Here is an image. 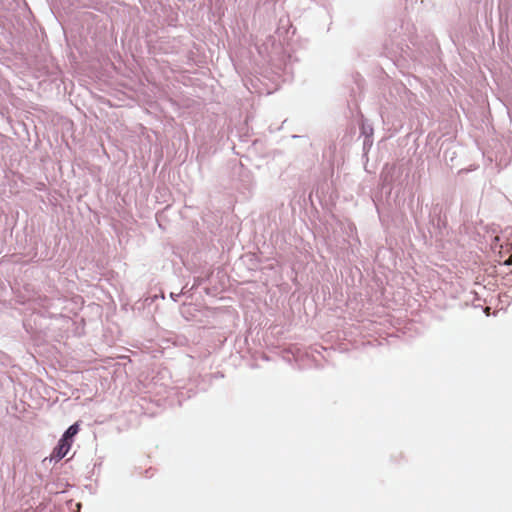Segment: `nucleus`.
Segmentation results:
<instances>
[{
    "instance_id": "f8f14e48",
    "label": "nucleus",
    "mask_w": 512,
    "mask_h": 512,
    "mask_svg": "<svg viewBox=\"0 0 512 512\" xmlns=\"http://www.w3.org/2000/svg\"><path fill=\"white\" fill-rule=\"evenodd\" d=\"M204 159H205L204 153H202L201 150H199L197 157H196V160L199 163V165H202Z\"/></svg>"
},
{
    "instance_id": "f03ea898",
    "label": "nucleus",
    "mask_w": 512,
    "mask_h": 512,
    "mask_svg": "<svg viewBox=\"0 0 512 512\" xmlns=\"http://www.w3.org/2000/svg\"><path fill=\"white\" fill-rule=\"evenodd\" d=\"M211 375L206 376H195L189 380V383L181 387L178 392V401L181 404L183 400L190 399L195 396L199 391H206L211 382Z\"/></svg>"
},
{
    "instance_id": "2eb2a0df",
    "label": "nucleus",
    "mask_w": 512,
    "mask_h": 512,
    "mask_svg": "<svg viewBox=\"0 0 512 512\" xmlns=\"http://www.w3.org/2000/svg\"><path fill=\"white\" fill-rule=\"evenodd\" d=\"M374 203H376V202L374 201ZM375 206H376L377 213H378V215H379V219H380V221H381V220H382V217H381V213H380L379 207H378V205H377V204H375Z\"/></svg>"
},
{
    "instance_id": "dca6fc26",
    "label": "nucleus",
    "mask_w": 512,
    "mask_h": 512,
    "mask_svg": "<svg viewBox=\"0 0 512 512\" xmlns=\"http://www.w3.org/2000/svg\"><path fill=\"white\" fill-rule=\"evenodd\" d=\"M77 512H80V509L82 507V504L80 502L76 503Z\"/></svg>"
},
{
    "instance_id": "20e7f679",
    "label": "nucleus",
    "mask_w": 512,
    "mask_h": 512,
    "mask_svg": "<svg viewBox=\"0 0 512 512\" xmlns=\"http://www.w3.org/2000/svg\"><path fill=\"white\" fill-rule=\"evenodd\" d=\"M394 57H400L404 60L406 59H412V60H418V56L416 55V52L413 48L409 47L406 44L398 43L397 44V50L393 51Z\"/></svg>"
},
{
    "instance_id": "f3484780",
    "label": "nucleus",
    "mask_w": 512,
    "mask_h": 512,
    "mask_svg": "<svg viewBox=\"0 0 512 512\" xmlns=\"http://www.w3.org/2000/svg\"><path fill=\"white\" fill-rule=\"evenodd\" d=\"M504 264L507 265V266H511L512 262L511 261H505Z\"/></svg>"
},
{
    "instance_id": "1a4fd4ad",
    "label": "nucleus",
    "mask_w": 512,
    "mask_h": 512,
    "mask_svg": "<svg viewBox=\"0 0 512 512\" xmlns=\"http://www.w3.org/2000/svg\"><path fill=\"white\" fill-rule=\"evenodd\" d=\"M207 279L202 277H195L194 283L190 287V290H196L199 286H201Z\"/></svg>"
},
{
    "instance_id": "0eeeda50",
    "label": "nucleus",
    "mask_w": 512,
    "mask_h": 512,
    "mask_svg": "<svg viewBox=\"0 0 512 512\" xmlns=\"http://www.w3.org/2000/svg\"><path fill=\"white\" fill-rule=\"evenodd\" d=\"M373 145V138H363L362 157L368 159V153Z\"/></svg>"
},
{
    "instance_id": "6e6552de",
    "label": "nucleus",
    "mask_w": 512,
    "mask_h": 512,
    "mask_svg": "<svg viewBox=\"0 0 512 512\" xmlns=\"http://www.w3.org/2000/svg\"><path fill=\"white\" fill-rule=\"evenodd\" d=\"M490 229L492 232L491 241L493 243H498L500 241V236L498 235V227L492 225Z\"/></svg>"
},
{
    "instance_id": "ddd939ff",
    "label": "nucleus",
    "mask_w": 512,
    "mask_h": 512,
    "mask_svg": "<svg viewBox=\"0 0 512 512\" xmlns=\"http://www.w3.org/2000/svg\"><path fill=\"white\" fill-rule=\"evenodd\" d=\"M181 292L180 293H174V292H171L170 293V298L174 301V302H177L179 297L181 296Z\"/></svg>"
},
{
    "instance_id": "423d86ee",
    "label": "nucleus",
    "mask_w": 512,
    "mask_h": 512,
    "mask_svg": "<svg viewBox=\"0 0 512 512\" xmlns=\"http://www.w3.org/2000/svg\"><path fill=\"white\" fill-rule=\"evenodd\" d=\"M360 136L363 138H373L374 128L373 125L364 117L361 118L360 122Z\"/></svg>"
},
{
    "instance_id": "9d476101",
    "label": "nucleus",
    "mask_w": 512,
    "mask_h": 512,
    "mask_svg": "<svg viewBox=\"0 0 512 512\" xmlns=\"http://www.w3.org/2000/svg\"><path fill=\"white\" fill-rule=\"evenodd\" d=\"M413 218H414V221H415V225L418 229L419 232H422L423 233V227H422V223L418 217V215L416 213L413 212Z\"/></svg>"
},
{
    "instance_id": "39448f33",
    "label": "nucleus",
    "mask_w": 512,
    "mask_h": 512,
    "mask_svg": "<svg viewBox=\"0 0 512 512\" xmlns=\"http://www.w3.org/2000/svg\"><path fill=\"white\" fill-rule=\"evenodd\" d=\"M79 431H80V423L75 422V423L71 424L63 432V434L61 435L59 440L65 442L68 445V447H71L74 442L75 436L78 434Z\"/></svg>"
},
{
    "instance_id": "a211bd4d",
    "label": "nucleus",
    "mask_w": 512,
    "mask_h": 512,
    "mask_svg": "<svg viewBox=\"0 0 512 512\" xmlns=\"http://www.w3.org/2000/svg\"><path fill=\"white\" fill-rule=\"evenodd\" d=\"M413 203H414V196H412V197L410 198V205H413Z\"/></svg>"
},
{
    "instance_id": "4468645a",
    "label": "nucleus",
    "mask_w": 512,
    "mask_h": 512,
    "mask_svg": "<svg viewBox=\"0 0 512 512\" xmlns=\"http://www.w3.org/2000/svg\"><path fill=\"white\" fill-rule=\"evenodd\" d=\"M423 200L420 198V196L417 197V207L422 205Z\"/></svg>"
},
{
    "instance_id": "f257e3e1",
    "label": "nucleus",
    "mask_w": 512,
    "mask_h": 512,
    "mask_svg": "<svg viewBox=\"0 0 512 512\" xmlns=\"http://www.w3.org/2000/svg\"><path fill=\"white\" fill-rule=\"evenodd\" d=\"M448 206L444 203H434L429 209L428 233L430 238L442 241L450 234L451 228L447 220Z\"/></svg>"
},
{
    "instance_id": "6ab92c4d",
    "label": "nucleus",
    "mask_w": 512,
    "mask_h": 512,
    "mask_svg": "<svg viewBox=\"0 0 512 512\" xmlns=\"http://www.w3.org/2000/svg\"><path fill=\"white\" fill-rule=\"evenodd\" d=\"M292 137H293V138H300L301 136H299V135H293Z\"/></svg>"
},
{
    "instance_id": "9b49d317",
    "label": "nucleus",
    "mask_w": 512,
    "mask_h": 512,
    "mask_svg": "<svg viewBox=\"0 0 512 512\" xmlns=\"http://www.w3.org/2000/svg\"><path fill=\"white\" fill-rule=\"evenodd\" d=\"M193 291L194 290H190V288H188V285H185L181 290V294L183 296L192 297Z\"/></svg>"
},
{
    "instance_id": "7ed1b4c3",
    "label": "nucleus",
    "mask_w": 512,
    "mask_h": 512,
    "mask_svg": "<svg viewBox=\"0 0 512 512\" xmlns=\"http://www.w3.org/2000/svg\"><path fill=\"white\" fill-rule=\"evenodd\" d=\"M70 449H71V447H68V445L65 442L58 440V442H57L56 446L53 448L50 456L44 458L42 461V464H45L46 462H49V463L59 462L68 454Z\"/></svg>"
}]
</instances>
